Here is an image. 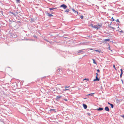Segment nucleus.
<instances>
[{"label":"nucleus","instance_id":"obj_44","mask_svg":"<svg viewBox=\"0 0 124 124\" xmlns=\"http://www.w3.org/2000/svg\"><path fill=\"white\" fill-rule=\"evenodd\" d=\"M96 76H98L99 75V74L98 73H96Z\"/></svg>","mask_w":124,"mask_h":124},{"label":"nucleus","instance_id":"obj_20","mask_svg":"<svg viewBox=\"0 0 124 124\" xmlns=\"http://www.w3.org/2000/svg\"><path fill=\"white\" fill-rule=\"evenodd\" d=\"M13 13H14L16 15H17L18 13V12L16 11L15 10L14 11Z\"/></svg>","mask_w":124,"mask_h":124},{"label":"nucleus","instance_id":"obj_41","mask_svg":"<svg viewBox=\"0 0 124 124\" xmlns=\"http://www.w3.org/2000/svg\"><path fill=\"white\" fill-rule=\"evenodd\" d=\"M111 28H112V29H113V30H115V28L114 27H111Z\"/></svg>","mask_w":124,"mask_h":124},{"label":"nucleus","instance_id":"obj_4","mask_svg":"<svg viewBox=\"0 0 124 124\" xmlns=\"http://www.w3.org/2000/svg\"><path fill=\"white\" fill-rule=\"evenodd\" d=\"M91 26L92 28H93L97 29L99 28V27H98V26H97V25H94L93 24H91Z\"/></svg>","mask_w":124,"mask_h":124},{"label":"nucleus","instance_id":"obj_50","mask_svg":"<svg viewBox=\"0 0 124 124\" xmlns=\"http://www.w3.org/2000/svg\"><path fill=\"white\" fill-rule=\"evenodd\" d=\"M117 28H119V29H120V28H119V26H118V27H117Z\"/></svg>","mask_w":124,"mask_h":124},{"label":"nucleus","instance_id":"obj_33","mask_svg":"<svg viewBox=\"0 0 124 124\" xmlns=\"http://www.w3.org/2000/svg\"><path fill=\"white\" fill-rule=\"evenodd\" d=\"M33 36L34 38H36V39L37 38V36H36L35 35H33Z\"/></svg>","mask_w":124,"mask_h":124},{"label":"nucleus","instance_id":"obj_29","mask_svg":"<svg viewBox=\"0 0 124 124\" xmlns=\"http://www.w3.org/2000/svg\"><path fill=\"white\" fill-rule=\"evenodd\" d=\"M16 2L17 3H19L20 2V0H16Z\"/></svg>","mask_w":124,"mask_h":124},{"label":"nucleus","instance_id":"obj_38","mask_svg":"<svg viewBox=\"0 0 124 124\" xmlns=\"http://www.w3.org/2000/svg\"><path fill=\"white\" fill-rule=\"evenodd\" d=\"M97 73L99 72H100V70L99 69H98L97 70Z\"/></svg>","mask_w":124,"mask_h":124},{"label":"nucleus","instance_id":"obj_48","mask_svg":"<svg viewBox=\"0 0 124 124\" xmlns=\"http://www.w3.org/2000/svg\"><path fill=\"white\" fill-rule=\"evenodd\" d=\"M57 8H54V9H57Z\"/></svg>","mask_w":124,"mask_h":124},{"label":"nucleus","instance_id":"obj_46","mask_svg":"<svg viewBox=\"0 0 124 124\" xmlns=\"http://www.w3.org/2000/svg\"><path fill=\"white\" fill-rule=\"evenodd\" d=\"M108 49L109 50H111L110 49V46H109V47H108Z\"/></svg>","mask_w":124,"mask_h":124},{"label":"nucleus","instance_id":"obj_55","mask_svg":"<svg viewBox=\"0 0 124 124\" xmlns=\"http://www.w3.org/2000/svg\"><path fill=\"white\" fill-rule=\"evenodd\" d=\"M112 22H111L110 23H111H111H112Z\"/></svg>","mask_w":124,"mask_h":124},{"label":"nucleus","instance_id":"obj_37","mask_svg":"<svg viewBox=\"0 0 124 124\" xmlns=\"http://www.w3.org/2000/svg\"><path fill=\"white\" fill-rule=\"evenodd\" d=\"M87 115L89 116H90L91 115V114L89 113H87Z\"/></svg>","mask_w":124,"mask_h":124},{"label":"nucleus","instance_id":"obj_24","mask_svg":"<svg viewBox=\"0 0 124 124\" xmlns=\"http://www.w3.org/2000/svg\"><path fill=\"white\" fill-rule=\"evenodd\" d=\"M49 9L50 10H53L54 9V8H49Z\"/></svg>","mask_w":124,"mask_h":124},{"label":"nucleus","instance_id":"obj_53","mask_svg":"<svg viewBox=\"0 0 124 124\" xmlns=\"http://www.w3.org/2000/svg\"><path fill=\"white\" fill-rule=\"evenodd\" d=\"M90 50H93V49H92L91 48V49H90Z\"/></svg>","mask_w":124,"mask_h":124},{"label":"nucleus","instance_id":"obj_34","mask_svg":"<svg viewBox=\"0 0 124 124\" xmlns=\"http://www.w3.org/2000/svg\"><path fill=\"white\" fill-rule=\"evenodd\" d=\"M13 15L15 16H16L14 13H13Z\"/></svg>","mask_w":124,"mask_h":124},{"label":"nucleus","instance_id":"obj_25","mask_svg":"<svg viewBox=\"0 0 124 124\" xmlns=\"http://www.w3.org/2000/svg\"><path fill=\"white\" fill-rule=\"evenodd\" d=\"M94 50L96 51V52H99V53H100V52H101V51L100 50Z\"/></svg>","mask_w":124,"mask_h":124},{"label":"nucleus","instance_id":"obj_56","mask_svg":"<svg viewBox=\"0 0 124 124\" xmlns=\"http://www.w3.org/2000/svg\"><path fill=\"white\" fill-rule=\"evenodd\" d=\"M44 77H46V76Z\"/></svg>","mask_w":124,"mask_h":124},{"label":"nucleus","instance_id":"obj_52","mask_svg":"<svg viewBox=\"0 0 124 124\" xmlns=\"http://www.w3.org/2000/svg\"><path fill=\"white\" fill-rule=\"evenodd\" d=\"M66 87V88H68V87H67L66 86V87Z\"/></svg>","mask_w":124,"mask_h":124},{"label":"nucleus","instance_id":"obj_35","mask_svg":"<svg viewBox=\"0 0 124 124\" xmlns=\"http://www.w3.org/2000/svg\"><path fill=\"white\" fill-rule=\"evenodd\" d=\"M113 67L114 68V69H115L116 70H117L116 69L115 66V65L114 64L113 65Z\"/></svg>","mask_w":124,"mask_h":124},{"label":"nucleus","instance_id":"obj_3","mask_svg":"<svg viewBox=\"0 0 124 124\" xmlns=\"http://www.w3.org/2000/svg\"><path fill=\"white\" fill-rule=\"evenodd\" d=\"M45 13L47 14V15L49 16L50 17H52L53 16L52 14L49 13L47 11H45Z\"/></svg>","mask_w":124,"mask_h":124},{"label":"nucleus","instance_id":"obj_19","mask_svg":"<svg viewBox=\"0 0 124 124\" xmlns=\"http://www.w3.org/2000/svg\"><path fill=\"white\" fill-rule=\"evenodd\" d=\"M110 40V39H105L104 40V41H109Z\"/></svg>","mask_w":124,"mask_h":124},{"label":"nucleus","instance_id":"obj_51","mask_svg":"<svg viewBox=\"0 0 124 124\" xmlns=\"http://www.w3.org/2000/svg\"><path fill=\"white\" fill-rule=\"evenodd\" d=\"M121 81L122 82V83H123V80L122 79L121 80Z\"/></svg>","mask_w":124,"mask_h":124},{"label":"nucleus","instance_id":"obj_26","mask_svg":"<svg viewBox=\"0 0 124 124\" xmlns=\"http://www.w3.org/2000/svg\"><path fill=\"white\" fill-rule=\"evenodd\" d=\"M69 11V9H67L65 10V12L67 13Z\"/></svg>","mask_w":124,"mask_h":124},{"label":"nucleus","instance_id":"obj_16","mask_svg":"<svg viewBox=\"0 0 124 124\" xmlns=\"http://www.w3.org/2000/svg\"><path fill=\"white\" fill-rule=\"evenodd\" d=\"M121 100L117 99L116 100V103H120V102H121Z\"/></svg>","mask_w":124,"mask_h":124},{"label":"nucleus","instance_id":"obj_11","mask_svg":"<svg viewBox=\"0 0 124 124\" xmlns=\"http://www.w3.org/2000/svg\"><path fill=\"white\" fill-rule=\"evenodd\" d=\"M12 37L13 38H16L17 37V35L15 33H13L11 35Z\"/></svg>","mask_w":124,"mask_h":124},{"label":"nucleus","instance_id":"obj_1","mask_svg":"<svg viewBox=\"0 0 124 124\" xmlns=\"http://www.w3.org/2000/svg\"><path fill=\"white\" fill-rule=\"evenodd\" d=\"M85 49H81L80 50H79L77 52L75 53L76 55H78L81 54H82L83 53H85Z\"/></svg>","mask_w":124,"mask_h":124},{"label":"nucleus","instance_id":"obj_15","mask_svg":"<svg viewBox=\"0 0 124 124\" xmlns=\"http://www.w3.org/2000/svg\"><path fill=\"white\" fill-rule=\"evenodd\" d=\"M95 94L94 93H91L87 95H86V96H89L90 95L92 96L93 95Z\"/></svg>","mask_w":124,"mask_h":124},{"label":"nucleus","instance_id":"obj_36","mask_svg":"<svg viewBox=\"0 0 124 124\" xmlns=\"http://www.w3.org/2000/svg\"><path fill=\"white\" fill-rule=\"evenodd\" d=\"M86 80L87 81H88L89 80V79L88 78H85L83 80Z\"/></svg>","mask_w":124,"mask_h":124},{"label":"nucleus","instance_id":"obj_32","mask_svg":"<svg viewBox=\"0 0 124 124\" xmlns=\"http://www.w3.org/2000/svg\"><path fill=\"white\" fill-rule=\"evenodd\" d=\"M43 39L44 40H45L46 41H47V42H49V41L48 40H47L46 39H45L44 38H43Z\"/></svg>","mask_w":124,"mask_h":124},{"label":"nucleus","instance_id":"obj_23","mask_svg":"<svg viewBox=\"0 0 124 124\" xmlns=\"http://www.w3.org/2000/svg\"><path fill=\"white\" fill-rule=\"evenodd\" d=\"M55 110V109H50L49 111L51 112L52 111H54Z\"/></svg>","mask_w":124,"mask_h":124},{"label":"nucleus","instance_id":"obj_40","mask_svg":"<svg viewBox=\"0 0 124 124\" xmlns=\"http://www.w3.org/2000/svg\"><path fill=\"white\" fill-rule=\"evenodd\" d=\"M119 19H117L116 20V22H118L119 23H120V22L119 21Z\"/></svg>","mask_w":124,"mask_h":124},{"label":"nucleus","instance_id":"obj_49","mask_svg":"<svg viewBox=\"0 0 124 124\" xmlns=\"http://www.w3.org/2000/svg\"><path fill=\"white\" fill-rule=\"evenodd\" d=\"M50 12L52 14H53L54 12H53L52 11V12Z\"/></svg>","mask_w":124,"mask_h":124},{"label":"nucleus","instance_id":"obj_43","mask_svg":"<svg viewBox=\"0 0 124 124\" xmlns=\"http://www.w3.org/2000/svg\"><path fill=\"white\" fill-rule=\"evenodd\" d=\"M63 100L64 101H68V100L67 99H63Z\"/></svg>","mask_w":124,"mask_h":124},{"label":"nucleus","instance_id":"obj_30","mask_svg":"<svg viewBox=\"0 0 124 124\" xmlns=\"http://www.w3.org/2000/svg\"><path fill=\"white\" fill-rule=\"evenodd\" d=\"M108 26L110 28H111L112 26L111 25V23L110 24H109L108 25Z\"/></svg>","mask_w":124,"mask_h":124},{"label":"nucleus","instance_id":"obj_8","mask_svg":"<svg viewBox=\"0 0 124 124\" xmlns=\"http://www.w3.org/2000/svg\"><path fill=\"white\" fill-rule=\"evenodd\" d=\"M116 31H118L120 32V34H123L124 33V32L121 29H120L119 30H116Z\"/></svg>","mask_w":124,"mask_h":124},{"label":"nucleus","instance_id":"obj_45","mask_svg":"<svg viewBox=\"0 0 124 124\" xmlns=\"http://www.w3.org/2000/svg\"><path fill=\"white\" fill-rule=\"evenodd\" d=\"M65 91H66L68 90H69V89H66V88H65Z\"/></svg>","mask_w":124,"mask_h":124},{"label":"nucleus","instance_id":"obj_31","mask_svg":"<svg viewBox=\"0 0 124 124\" xmlns=\"http://www.w3.org/2000/svg\"><path fill=\"white\" fill-rule=\"evenodd\" d=\"M120 116L124 118V114H123L122 115H121Z\"/></svg>","mask_w":124,"mask_h":124},{"label":"nucleus","instance_id":"obj_9","mask_svg":"<svg viewBox=\"0 0 124 124\" xmlns=\"http://www.w3.org/2000/svg\"><path fill=\"white\" fill-rule=\"evenodd\" d=\"M100 80V79L98 78V76H96L95 77V78L93 79V81H99Z\"/></svg>","mask_w":124,"mask_h":124},{"label":"nucleus","instance_id":"obj_2","mask_svg":"<svg viewBox=\"0 0 124 124\" xmlns=\"http://www.w3.org/2000/svg\"><path fill=\"white\" fill-rule=\"evenodd\" d=\"M6 101V98L2 96H0V102L2 103H5Z\"/></svg>","mask_w":124,"mask_h":124},{"label":"nucleus","instance_id":"obj_6","mask_svg":"<svg viewBox=\"0 0 124 124\" xmlns=\"http://www.w3.org/2000/svg\"><path fill=\"white\" fill-rule=\"evenodd\" d=\"M62 97V96L59 95V96H57L56 97L55 99L57 101H59L60 99V98Z\"/></svg>","mask_w":124,"mask_h":124},{"label":"nucleus","instance_id":"obj_7","mask_svg":"<svg viewBox=\"0 0 124 124\" xmlns=\"http://www.w3.org/2000/svg\"><path fill=\"white\" fill-rule=\"evenodd\" d=\"M104 110L105 111L108 112H109L110 111L109 109L108 106H106L105 107Z\"/></svg>","mask_w":124,"mask_h":124},{"label":"nucleus","instance_id":"obj_27","mask_svg":"<svg viewBox=\"0 0 124 124\" xmlns=\"http://www.w3.org/2000/svg\"><path fill=\"white\" fill-rule=\"evenodd\" d=\"M111 19L112 20V22L116 21L115 19H114L113 17H112V18H111Z\"/></svg>","mask_w":124,"mask_h":124},{"label":"nucleus","instance_id":"obj_14","mask_svg":"<svg viewBox=\"0 0 124 124\" xmlns=\"http://www.w3.org/2000/svg\"><path fill=\"white\" fill-rule=\"evenodd\" d=\"M70 9L72 10V11L73 12H75L76 13H77V15H78V12L77 11H76V10H75L74 9H73L72 8H70Z\"/></svg>","mask_w":124,"mask_h":124},{"label":"nucleus","instance_id":"obj_47","mask_svg":"<svg viewBox=\"0 0 124 124\" xmlns=\"http://www.w3.org/2000/svg\"><path fill=\"white\" fill-rule=\"evenodd\" d=\"M18 22L19 23H21V22L20 21H18Z\"/></svg>","mask_w":124,"mask_h":124},{"label":"nucleus","instance_id":"obj_39","mask_svg":"<svg viewBox=\"0 0 124 124\" xmlns=\"http://www.w3.org/2000/svg\"><path fill=\"white\" fill-rule=\"evenodd\" d=\"M13 12H12V11H10L9 12V13L10 14H13Z\"/></svg>","mask_w":124,"mask_h":124},{"label":"nucleus","instance_id":"obj_12","mask_svg":"<svg viewBox=\"0 0 124 124\" xmlns=\"http://www.w3.org/2000/svg\"><path fill=\"white\" fill-rule=\"evenodd\" d=\"M108 104L110 105L111 106V108H114V105H113V104H112L110 102H108Z\"/></svg>","mask_w":124,"mask_h":124},{"label":"nucleus","instance_id":"obj_57","mask_svg":"<svg viewBox=\"0 0 124 124\" xmlns=\"http://www.w3.org/2000/svg\"><path fill=\"white\" fill-rule=\"evenodd\" d=\"M117 23L116 24V25H117Z\"/></svg>","mask_w":124,"mask_h":124},{"label":"nucleus","instance_id":"obj_18","mask_svg":"<svg viewBox=\"0 0 124 124\" xmlns=\"http://www.w3.org/2000/svg\"><path fill=\"white\" fill-rule=\"evenodd\" d=\"M56 70L58 72H59V71H62V69H60L59 68L57 69H56Z\"/></svg>","mask_w":124,"mask_h":124},{"label":"nucleus","instance_id":"obj_28","mask_svg":"<svg viewBox=\"0 0 124 124\" xmlns=\"http://www.w3.org/2000/svg\"><path fill=\"white\" fill-rule=\"evenodd\" d=\"M123 74V73H121L120 75V78H121L122 77V75Z\"/></svg>","mask_w":124,"mask_h":124},{"label":"nucleus","instance_id":"obj_17","mask_svg":"<svg viewBox=\"0 0 124 124\" xmlns=\"http://www.w3.org/2000/svg\"><path fill=\"white\" fill-rule=\"evenodd\" d=\"M92 60L93 61V62L94 64H97V63L96 62L95 60L94 59H92Z\"/></svg>","mask_w":124,"mask_h":124},{"label":"nucleus","instance_id":"obj_22","mask_svg":"<svg viewBox=\"0 0 124 124\" xmlns=\"http://www.w3.org/2000/svg\"><path fill=\"white\" fill-rule=\"evenodd\" d=\"M80 17L81 18V19H82L83 18V16L82 15H80Z\"/></svg>","mask_w":124,"mask_h":124},{"label":"nucleus","instance_id":"obj_54","mask_svg":"<svg viewBox=\"0 0 124 124\" xmlns=\"http://www.w3.org/2000/svg\"><path fill=\"white\" fill-rule=\"evenodd\" d=\"M107 23H109V22H107Z\"/></svg>","mask_w":124,"mask_h":124},{"label":"nucleus","instance_id":"obj_21","mask_svg":"<svg viewBox=\"0 0 124 124\" xmlns=\"http://www.w3.org/2000/svg\"><path fill=\"white\" fill-rule=\"evenodd\" d=\"M97 25L99 26V27L100 28V27H101L102 26V24L101 23H100V24L98 23V24Z\"/></svg>","mask_w":124,"mask_h":124},{"label":"nucleus","instance_id":"obj_13","mask_svg":"<svg viewBox=\"0 0 124 124\" xmlns=\"http://www.w3.org/2000/svg\"><path fill=\"white\" fill-rule=\"evenodd\" d=\"M83 107L85 109H86V108H87V106L86 104H83Z\"/></svg>","mask_w":124,"mask_h":124},{"label":"nucleus","instance_id":"obj_42","mask_svg":"<svg viewBox=\"0 0 124 124\" xmlns=\"http://www.w3.org/2000/svg\"><path fill=\"white\" fill-rule=\"evenodd\" d=\"M120 70L121 71V73H123V70L122 69H121Z\"/></svg>","mask_w":124,"mask_h":124},{"label":"nucleus","instance_id":"obj_5","mask_svg":"<svg viewBox=\"0 0 124 124\" xmlns=\"http://www.w3.org/2000/svg\"><path fill=\"white\" fill-rule=\"evenodd\" d=\"M60 7L64 9H65L67 8V6L65 4H63L60 6Z\"/></svg>","mask_w":124,"mask_h":124},{"label":"nucleus","instance_id":"obj_10","mask_svg":"<svg viewBox=\"0 0 124 124\" xmlns=\"http://www.w3.org/2000/svg\"><path fill=\"white\" fill-rule=\"evenodd\" d=\"M95 110L97 111H101L103 110V108H102L100 107L96 109Z\"/></svg>","mask_w":124,"mask_h":124}]
</instances>
